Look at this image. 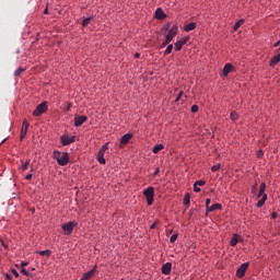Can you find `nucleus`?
Returning a JSON list of instances; mask_svg holds the SVG:
<instances>
[{"label":"nucleus","mask_w":280,"mask_h":280,"mask_svg":"<svg viewBox=\"0 0 280 280\" xmlns=\"http://www.w3.org/2000/svg\"><path fill=\"white\" fill-rule=\"evenodd\" d=\"M54 159H56L58 165L65 166L69 163V153L55 151Z\"/></svg>","instance_id":"1"},{"label":"nucleus","mask_w":280,"mask_h":280,"mask_svg":"<svg viewBox=\"0 0 280 280\" xmlns=\"http://www.w3.org/2000/svg\"><path fill=\"white\" fill-rule=\"evenodd\" d=\"M143 196L147 199L148 206H152V202H154V187L149 186L147 189H144Z\"/></svg>","instance_id":"2"},{"label":"nucleus","mask_w":280,"mask_h":280,"mask_svg":"<svg viewBox=\"0 0 280 280\" xmlns=\"http://www.w3.org/2000/svg\"><path fill=\"white\" fill-rule=\"evenodd\" d=\"M78 226L77 221H70L68 223L62 224L61 229L65 231V235H71L73 233V229Z\"/></svg>","instance_id":"3"},{"label":"nucleus","mask_w":280,"mask_h":280,"mask_svg":"<svg viewBox=\"0 0 280 280\" xmlns=\"http://www.w3.org/2000/svg\"><path fill=\"white\" fill-rule=\"evenodd\" d=\"M47 110V102L40 103L33 112L34 117H40Z\"/></svg>","instance_id":"4"},{"label":"nucleus","mask_w":280,"mask_h":280,"mask_svg":"<svg viewBox=\"0 0 280 280\" xmlns=\"http://www.w3.org/2000/svg\"><path fill=\"white\" fill-rule=\"evenodd\" d=\"M62 145H70V143H75V136L63 135L60 137Z\"/></svg>","instance_id":"5"},{"label":"nucleus","mask_w":280,"mask_h":280,"mask_svg":"<svg viewBox=\"0 0 280 280\" xmlns=\"http://www.w3.org/2000/svg\"><path fill=\"white\" fill-rule=\"evenodd\" d=\"M176 34H178V26L173 25L172 28L168 31V33L166 35L167 43H172V40H174Z\"/></svg>","instance_id":"6"},{"label":"nucleus","mask_w":280,"mask_h":280,"mask_svg":"<svg viewBox=\"0 0 280 280\" xmlns=\"http://www.w3.org/2000/svg\"><path fill=\"white\" fill-rule=\"evenodd\" d=\"M30 128V122H27V119H24L22 122V129L20 135V140L23 141L25 137H27V130Z\"/></svg>","instance_id":"7"},{"label":"nucleus","mask_w":280,"mask_h":280,"mask_svg":"<svg viewBox=\"0 0 280 280\" xmlns=\"http://www.w3.org/2000/svg\"><path fill=\"white\" fill-rule=\"evenodd\" d=\"M248 262H244L241 265V267L236 270V277H238V279H242L245 277L246 275V270H248Z\"/></svg>","instance_id":"8"},{"label":"nucleus","mask_w":280,"mask_h":280,"mask_svg":"<svg viewBox=\"0 0 280 280\" xmlns=\"http://www.w3.org/2000/svg\"><path fill=\"white\" fill-rule=\"evenodd\" d=\"M89 119V117L86 116H80V115H75L74 116V127L75 128H80V126H82L83 124H85V121Z\"/></svg>","instance_id":"9"},{"label":"nucleus","mask_w":280,"mask_h":280,"mask_svg":"<svg viewBox=\"0 0 280 280\" xmlns=\"http://www.w3.org/2000/svg\"><path fill=\"white\" fill-rule=\"evenodd\" d=\"M187 40H189V37H183L182 39L177 40L175 43L176 51H180L183 49V45L187 44Z\"/></svg>","instance_id":"10"},{"label":"nucleus","mask_w":280,"mask_h":280,"mask_svg":"<svg viewBox=\"0 0 280 280\" xmlns=\"http://www.w3.org/2000/svg\"><path fill=\"white\" fill-rule=\"evenodd\" d=\"M130 139H132V135L131 133H126L121 137L120 139V143L119 147L124 148V145H127V143L130 142Z\"/></svg>","instance_id":"11"},{"label":"nucleus","mask_w":280,"mask_h":280,"mask_svg":"<svg viewBox=\"0 0 280 280\" xmlns=\"http://www.w3.org/2000/svg\"><path fill=\"white\" fill-rule=\"evenodd\" d=\"M30 163H32V160L30 159L25 161L21 160V165L19 166L20 172H27L30 168Z\"/></svg>","instance_id":"12"},{"label":"nucleus","mask_w":280,"mask_h":280,"mask_svg":"<svg viewBox=\"0 0 280 280\" xmlns=\"http://www.w3.org/2000/svg\"><path fill=\"white\" fill-rule=\"evenodd\" d=\"M171 272H172V262H166L165 265H163L162 273L163 275H171Z\"/></svg>","instance_id":"13"},{"label":"nucleus","mask_w":280,"mask_h":280,"mask_svg":"<svg viewBox=\"0 0 280 280\" xmlns=\"http://www.w3.org/2000/svg\"><path fill=\"white\" fill-rule=\"evenodd\" d=\"M231 71H233V65L226 63L223 68V78H226Z\"/></svg>","instance_id":"14"},{"label":"nucleus","mask_w":280,"mask_h":280,"mask_svg":"<svg viewBox=\"0 0 280 280\" xmlns=\"http://www.w3.org/2000/svg\"><path fill=\"white\" fill-rule=\"evenodd\" d=\"M167 15L165 14V11H163V9L159 8L155 11V19H160L163 20L165 19Z\"/></svg>","instance_id":"15"},{"label":"nucleus","mask_w":280,"mask_h":280,"mask_svg":"<svg viewBox=\"0 0 280 280\" xmlns=\"http://www.w3.org/2000/svg\"><path fill=\"white\" fill-rule=\"evenodd\" d=\"M195 28H196V22H190L186 24L184 27L185 32H194Z\"/></svg>","instance_id":"16"},{"label":"nucleus","mask_w":280,"mask_h":280,"mask_svg":"<svg viewBox=\"0 0 280 280\" xmlns=\"http://www.w3.org/2000/svg\"><path fill=\"white\" fill-rule=\"evenodd\" d=\"M266 200H268V195H264L261 199L256 203V207H258V209H261V207L266 205Z\"/></svg>","instance_id":"17"},{"label":"nucleus","mask_w":280,"mask_h":280,"mask_svg":"<svg viewBox=\"0 0 280 280\" xmlns=\"http://www.w3.org/2000/svg\"><path fill=\"white\" fill-rule=\"evenodd\" d=\"M97 161L102 165H106V159H104V153L102 151H98L97 153Z\"/></svg>","instance_id":"18"},{"label":"nucleus","mask_w":280,"mask_h":280,"mask_svg":"<svg viewBox=\"0 0 280 280\" xmlns=\"http://www.w3.org/2000/svg\"><path fill=\"white\" fill-rule=\"evenodd\" d=\"M238 242H240V235L234 234L233 237L230 241V246H237Z\"/></svg>","instance_id":"19"},{"label":"nucleus","mask_w":280,"mask_h":280,"mask_svg":"<svg viewBox=\"0 0 280 280\" xmlns=\"http://www.w3.org/2000/svg\"><path fill=\"white\" fill-rule=\"evenodd\" d=\"M218 209H222V205L220 203H213L211 207L207 209L208 212L218 211Z\"/></svg>","instance_id":"20"},{"label":"nucleus","mask_w":280,"mask_h":280,"mask_svg":"<svg viewBox=\"0 0 280 280\" xmlns=\"http://www.w3.org/2000/svg\"><path fill=\"white\" fill-rule=\"evenodd\" d=\"M280 62V54L272 57L270 61V67H275V65H279Z\"/></svg>","instance_id":"21"},{"label":"nucleus","mask_w":280,"mask_h":280,"mask_svg":"<svg viewBox=\"0 0 280 280\" xmlns=\"http://www.w3.org/2000/svg\"><path fill=\"white\" fill-rule=\"evenodd\" d=\"M163 148H165V145H163V143L155 145L152 150L153 154H159L161 152V150H163Z\"/></svg>","instance_id":"22"},{"label":"nucleus","mask_w":280,"mask_h":280,"mask_svg":"<svg viewBox=\"0 0 280 280\" xmlns=\"http://www.w3.org/2000/svg\"><path fill=\"white\" fill-rule=\"evenodd\" d=\"M261 196H266V183H262L260 185V189H259V192H258V198H261Z\"/></svg>","instance_id":"23"},{"label":"nucleus","mask_w":280,"mask_h":280,"mask_svg":"<svg viewBox=\"0 0 280 280\" xmlns=\"http://www.w3.org/2000/svg\"><path fill=\"white\" fill-rule=\"evenodd\" d=\"M37 255H40L42 257H51V250L46 249V250H39L37 252Z\"/></svg>","instance_id":"24"},{"label":"nucleus","mask_w":280,"mask_h":280,"mask_svg":"<svg viewBox=\"0 0 280 280\" xmlns=\"http://www.w3.org/2000/svg\"><path fill=\"white\" fill-rule=\"evenodd\" d=\"M242 25H244V20H240L238 22H236L233 27L234 32H237L240 27H242Z\"/></svg>","instance_id":"25"},{"label":"nucleus","mask_w":280,"mask_h":280,"mask_svg":"<svg viewBox=\"0 0 280 280\" xmlns=\"http://www.w3.org/2000/svg\"><path fill=\"white\" fill-rule=\"evenodd\" d=\"M190 200H191V196L189 194H186L184 197V205L186 207H189Z\"/></svg>","instance_id":"26"},{"label":"nucleus","mask_w":280,"mask_h":280,"mask_svg":"<svg viewBox=\"0 0 280 280\" xmlns=\"http://www.w3.org/2000/svg\"><path fill=\"white\" fill-rule=\"evenodd\" d=\"M173 50H174V45L170 44L166 47V50L164 51V55L167 56V55L172 54Z\"/></svg>","instance_id":"27"},{"label":"nucleus","mask_w":280,"mask_h":280,"mask_svg":"<svg viewBox=\"0 0 280 280\" xmlns=\"http://www.w3.org/2000/svg\"><path fill=\"white\" fill-rule=\"evenodd\" d=\"M23 71H25V68H18V69L14 71V77H15V78H19V75H21V73H23Z\"/></svg>","instance_id":"28"},{"label":"nucleus","mask_w":280,"mask_h":280,"mask_svg":"<svg viewBox=\"0 0 280 280\" xmlns=\"http://www.w3.org/2000/svg\"><path fill=\"white\" fill-rule=\"evenodd\" d=\"M230 117H231L232 121H237V119L240 118V116L236 114V112H232Z\"/></svg>","instance_id":"29"},{"label":"nucleus","mask_w":280,"mask_h":280,"mask_svg":"<svg viewBox=\"0 0 280 280\" xmlns=\"http://www.w3.org/2000/svg\"><path fill=\"white\" fill-rule=\"evenodd\" d=\"M222 167L221 164H215L211 167V172H218Z\"/></svg>","instance_id":"30"},{"label":"nucleus","mask_w":280,"mask_h":280,"mask_svg":"<svg viewBox=\"0 0 280 280\" xmlns=\"http://www.w3.org/2000/svg\"><path fill=\"white\" fill-rule=\"evenodd\" d=\"M91 19L92 18H86L83 20V22H82L83 27H86V25H89V23H91Z\"/></svg>","instance_id":"31"},{"label":"nucleus","mask_w":280,"mask_h":280,"mask_svg":"<svg viewBox=\"0 0 280 280\" xmlns=\"http://www.w3.org/2000/svg\"><path fill=\"white\" fill-rule=\"evenodd\" d=\"M176 240H178V234H173L170 238L171 244H174V242H176Z\"/></svg>","instance_id":"32"},{"label":"nucleus","mask_w":280,"mask_h":280,"mask_svg":"<svg viewBox=\"0 0 280 280\" xmlns=\"http://www.w3.org/2000/svg\"><path fill=\"white\" fill-rule=\"evenodd\" d=\"M206 184H207V183H206L205 180H197V182L195 183V185H197L198 187H205Z\"/></svg>","instance_id":"33"},{"label":"nucleus","mask_w":280,"mask_h":280,"mask_svg":"<svg viewBox=\"0 0 280 280\" xmlns=\"http://www.w3.org/2000/svg\"><path fill=\"white\" fill-rule=\"evenodd\" d=\"M106 150H108V143L104 144V145L102 147V149L100 150V152H103V154H105V153H106Z\"/></svg>","instance_id":"34"},{"label":"nucleus","mask_w":280,"mask_h":280,"mask_svg":"<svg viewBox=\"0 0 280 280\" xmlns=\"http://www.w3.org/2000/svg\"><path fill=\"white\" fill-rule=\"evenodd\" d=\"M21 272L22 275H25V277H30V271L26 270L25 268H22Z\"/></svg>","instance_id":"35"},{"label":"nucleus","mask_w":280,"mask_h":280,"mask_svg":"<svg viewBox=\"0 0 280 280\" xmlns=\"http://www.w3.org/2000/svg\"><path fill=\"white\" fill-rule=\"evenodd\" d=\"M198 109H199L198 105L191 106V113H198Z\"/></svg>","instance_id":"36"},{"label":"nucleus","mask_w":280,"mask_h":280,"mask_svg":"<svg viewBox=\"0 0 280 280\" xmlns=\"http://www.w3.org/2000/svg\"><path fill=\"white\" fill-rule=\"evenodd\" d=\"M11 272L16 279H19V271H16V269H11Z\"/></svg>","instance_id":"37"},{"label":"nucleus","mask_w":280,"mask_h":280,"mask_svg":"<svg viewBox=\"0 0 280 280\" xmlns=\"http://www.w3.org/2000/svg\"><path fill=\"white\" fill-rule=\"evenodd\" d=\"M194 191H196L197 194H199V191H201L200 187H198V185H194Z\"/></svg>","instance_id":"38"},{"label":"nucleus","mask_w":280,"mask_h":280,"mask_svg":"<svg viewBox=\"0 0 280 280\" xmlns=\"http://www.w3.org/2000/svg\"><path fill=\"white\" fill-rule=\"evenodd\" d=\"M252 192H253V194H257V184H255V185L252 187Z\"/></svg>","instance_id":"39"},{"label":"nucleus","mask_w":280,"mask_h":280,"mask_svg":"<svg viewBox=\"0 0 280 280\" xmlns=\"http://www.w3.org/2000/svg\"><path fill=\"white\" fill-rule=\"evenodd\" d=\"M210 205H211V200L209 198L206 199V208H207V210L209 209Z\"/></svg>","instance_id":"40"},{"label":"nucleus","mask_w":280,"mask_h":280,"mask_svg":"<svg viewBox=\"0 0 280 280\" xmlns=\"http://www.w3.org/2000/svg\"><path fill=\"white\" fill-rule=\"evenodd\" d=\"M258 159H261V156H264V151L259 150L257 153Z\"/></svg>","instance_id":"41"},{"label":"nucleus","mask_w":280,"mask_h":280,"mask_svg":"<svg viewBox=\"0 0 280 280\" xmlns=\"http://www.w3.org/2000/svg\"><path fill=\"white\" fill-rule=\"evenodd\" d=\"M171 42H167V39H165V42H163L162 47H167V45H170Z\"/></svg>","instance_id":"42"},{"label":"nucleus","mask_w":280,"mask_h":280,"mask_svg":"<svg viewBox=\"0 0 280 280\" xmlns=\"http://www.w3.org/2000/svg\"><path fill=\"white\" fill-rule=\"evenodd\" d=\"M183 97V92H179L178 96L176 97L175 102H178Z\"/></svg>","instance_id":"43"},{"label":"nucleus","mask_w":280,"mask_h":280,"mask_svg":"<svg viewBox=\"0 0 280 280\" xmlns=\"http://www.w3.org/2000/svg\"><path fill=\"white\" fill-rule=\"evenodd\" d=\"M32 174H27L24 178H25V180H30L31 178H32Z\"/></svg>","instance_id":"44"},{"label":"nucleus","mask_w":280,"mask_h":280,"mask_svg":"<svg viewBox=\"0 0 280 280\" xmlns=\"http://www.w3.org/2000/svg\"><path fill=\"white\" fill-rule=\"evenodd\" d=\"M160 172H161V170H160V168H155V171H154V176L159 175V174H160Z\"/></svg>","instance_id":"45"},{"label":"nucleus","mask_w":280,"mask_h":280,"mask_svg":"<svg viewBox=\"0 0 280 280\" xmlns=\"http://www.w3.org/2000/svg\"><path fill=\"white\" fill-rule=\"evenodd\" d=\"M5 279L7 280H12V276H10V273H5Z\"/></svg>","instance_id":"46"},{"label":"nucleus","mask_w":280,"mask_h":280,"mask_svg":"<svg viewBox=\"0 0 280 280\" xmlns=\"http://www.w3.org/2000/svg\"><path fill=\"white\" fill-rule=\"evenodd\" d=\"M27 265H28V262H25V261L21 262L22 268H25V266H27Z\"/></svg>","instance_id":"47"},{"label":"nucleus","mask_w":280,"mask_h":280,"mask_svg":"<svg viewBox=\"0 0 280 280\" xmlns=\"http://www.w3.org/2000/svg\"><path fill=\"white\" fill-rule=\"evenodd\" d=\"M277 212H272V214H271V218L275 220V218H277Z\"/></svg>","instance_id":"48"},{"label":"nucleus","mask_w":280,"mask_h":280,"mask_svg":"<svg viewBox=\"0 0 280 280\" xmlns=\"http://www.w3.org/2000/svg\"><path fill=\"white\" fill-rule=\"evenodd\" d=\"M156 224H159L158 222H154L152 225H151V229H156Z\"/></svg>","instance_id":"49"},{"label":"nucleus","mask_w":280,"mask_h":280,"mask_svg":"<svg viewBox=\"0 0 280 280\" xmlns=\"http://www.w3.org/2000/svg\"><path fill=\"white\" fill-rule=\"evenodd\" d=\"M66 110H71V104H68Z\"/></svg>","instance_id":"50"},{"label":"nucleus","mask_w":280,"mask_h":280,"mask_svg":"<svg viewBox=\"0 0 280 280\" xmlns=\"http://www.w3.org/2000/svg\"><path fill=\"white\" fill-rule=\"evenodd\" d=\"M280 45V39L273 45V47H279Z\"/></svg>","instance_id":"51"},{"label":"nucleus","mask_w":280,"mask_h":280,"mask_svg":"<svg viewBox=\"0 0 280 280\" xmlns=\"http://www.w3.org/2000/svg\"><path fill=\"white\" fill-rule=\"evenodd\" d=\"M135 58H141V54L137 52V54L135 55Z\"/></svg>","instance_id":"52"},{"label":"nucleus","mask_w":280,"mask_h":280,"mask_svg":"<svg viewBox=\"0 0 280 280\" xmlns=\"http://www.w3.org/2000/svg\"><path fill=\"white\" fill-rule=\"evenodd\" d=\"M44 14H49V10H48V9H45V10H44Z\"/></svg>","instance_id":"53"},{"label":"nucleus","mask_w":280,"mask_h":280,"mask_svg":"<svg viewBox=\"0 0 280 280\" xmlns=\"http://www.w3.org/2000/svg\"><path fill=\"white\" fill-rule=\"evenodd\" d=\"M3 143H5V140H3V141L1 142V144H3Z\"/></svg>","instance_id":"54"},{"label":"nucleus","mask_w":280,"mask_h":280,"mask_svg":"<svg viewBox=\"0 0 280 280\" xmlns=\"http://www.w3.org/2000/svg\"><path fill=\"white\" fill-rule=\"evenodd\" d=\"M31 172H34V167L31 168Z\"/></svg>","instance_id":"55"}]
</instances>
